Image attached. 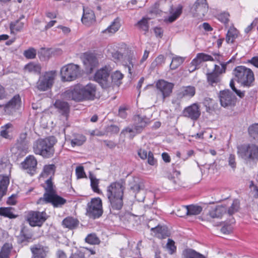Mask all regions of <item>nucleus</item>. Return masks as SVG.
I'll list each match as a JSON object with an SVG mask.
<instances>
[{"label":"nucleus","mask_w":258,"mask_h":258,"mask_svg":"<svg viewBox=\"0 0 258 258\" xmlns=\"http://www.w3.org/2000/svg\"><path fill=\"white\" fill-rule=\"evenodd\" d=\"M45 185H43L45 188V192L43 197L40 198L37 201V204L40 206H44V207H38V210L44 209L42 211H29L27 216V221L30 226L32 227L41 226L43 223L46 221L47 214L45 210L47 208L48 204V178L45 181Z\"/></svg>","instance_id":"obj_1"},{"label":"nucleus","mask_w":258,"mask_h":258,"mask_svg":"<svg viewBox=\"0 0 258 258\" xmlns=\"http://www.w3.org/2000/svg\"><path fill=\"white\" fill-rule=\"evenodd\" d=\"M124 189V183L122 180L112 182L107 187L106 195L112 210H119L122 208Z\"/></svg>","instance_id":"obj_2"},{"label":"nucleus","mask_w":258,"mask_h":258,"mask_svg":"<svg viewBox=\"0 0 258 258\" xmlns=\"http://www.w3.org/2000/svg\"><path fill=\"white\" fill-rule=\"evenodd\" d=\"M234 80L241 86L250 87L253 85L254 76L251 69L244 66H238L233 70Z\"/></svg>","instance_id":"obj_3"},{"label":"nucleus","mask_w":258,"mask_h":258,"mask_svg":"<svg viewBox=\"0 0 258 258\" xmlns=\"http://www.w3.org/2000/svg\"><path fill=\"white\" fill-rule=\"evenodd\" d=\"M237 154L245 160L258 159V146L253 144H244L237 147Z\"/></svg>","instance_id":"obj_4"},{"label":"nucleus","mask_w":258,"mask_h":258,"mask_svg":"<svg viewBox=\"0 0 258 258\" xmlns=\"http://www.w3.org/2000/svg\"><path fill=\"white\" fill-rule=\"evenodd\" d=\"M111 70L108 66L98 70L94 76V80L98 83L103 89L111 87L112 81L110 76Z\"/></svg>","instance_id":"obj_5"},{"label":"nucleus","mask_w":258,"mask_h":258,"mask_svg":"<svg viewBox=\"0 0 258 258\" xmlns=\"http://www.w3.org/2000/svg\"><path fill=\"white\" fill-rule=\"evenodd\" d=\"M60 74L63 81L75 80L81 74L80 67L74 63L68 64L61 69Z\"/></svg>","instance_id":"obj_6"},{"label":"nucleus","mask_w":258,"mask_h":258,"mask_svg":"<svg viewBox=\"0 0 258 258\" xmlns=\"http://www.w3.org/2000/svg\"><path fill=\"white\" fill-rule=\"evenodd\" d=\"M102 214V204L101 199L99 198L92 199L87 205V216L95 219L101 217Z\"/></svg>","instance_id":"obj_7"},{"label":"nucleus","mask_w":258,"mask_h":258,"mask_svg":"<svg viewBox=\"0 0 258 258\" xmlns=\"http://www.w3.org/2000/svg\"><path fill=\"white\" fill-rule=\"evenodd\" d=\"M209 5L207 0H197L191 8L194 17L202 19L207 14Z\"/></svg>","instance_id":"obj_8"},{"label":"nucleus","mask_w":258,"mask_h":258,"mask_svg":"<svg viewBox=\"0 0 258 258\" xmlns=\"http://www.w3.org/2000/svg\"><path fill=\"white\" fill-rule=\"evenodd\" d=\"M158 95H161L162 101H164L165 99L170 96L174 84L164 80L158 81L156 84Z\"/></svg>","instance_id":"obj_9"},{"label":"nucleus","mask_w":258,"mask_h":258,"mask_svg":"<svg viewBox=\"0 0 258 258\" xmlns=\"http://www.w3.org/2000/svg\"><path fill=\"white\" fill-rule=\"evenodd\" d=\"M62 96L68 100H74L77 102L83 101L81 87L79 85L70 88L62 94Z\"/></svg>","instance_id":"obj_10"},{"label":"nucleus","mask_w":258,"mask_h":258,"mask_svg":"<svg viewBox=\"0 0 258 258\" xmlns=\"http://www.w3.org/2000/svg\"><path fill=\"white\" fill-rule=\"evenodd\" d=\"M34 152L43 157H48V138L39 139L33 144Z\"/></svg>","instance_id":"obj_11"},{"label":"nucleus","mask_w":258,"mask_h":258,"mask_svg":"<svg viewBox=\"0 0 258 258\" xmlns=\"http://www.w3.org/2000/svg\"><path fill=\"white\" fill-rule=\"evenodd\" d=\"M82 59L86 69L91 73L98 64V60L96 55L92 53L86 52L83 54Z\"/></svg>","instance_id":"obj_12"},{"label":"nucleus","mask_w":258,"mask_h":258,"mask_svg":"<svg viewBox=\"0 0 258 258\" xmlns=\"http://www.w3.org/2000/svg\"><path fill=\"white\" fill-rule=\"evenodd\" d=\"M37 161L33 155L27 156L21 164V168L27 170V172L33 175L36 171Z\"/></svg>","instance_id":"obj_13"},{"label":"nucleus","mask_w":258,"mask_h":258,"mask_svg":"<svg viewBox=\"0 0 258 258\" xmlns=\"http://www.w3.org/2000/svg\"><path fill=\"white\" fill-rule=\"evenodd\" d=\"M219 99L222 106L227 107L233 105L235 102V96L229 90L221 91Z\"/></svg>","instance_id":"obj_14"},{"label":"nucleus","mask_w":258,"mask_h":258,"mask_svg":"<svg viewBox=\"0 0 258 258\" xmlns=\"http://www.w3.org/2000/svg\"><path fill=\"white\" fill-rule=\"evenodd\" d=\"M226 213V208L222 205L211 207L209 210L206 217L202 218V220L211 221V219L221 218L223 214Z\"/></svg>","instance_id":"obj_15"},{"label":"nucleus","mask_w":258,"mask_h":258,"mask_svg":"<svg viewBox=\"0 0 258 258\" xmlns=\"http://www.w3.org/2000/svg\"><path fill=\"white\" fill-rule=\"evenodd\" d=\"M183 114L184 116L192 120H197L201 115L199 106L197 103L192 104L184 108L183 111Z\"/></svg>","instance_id":"obj_16"},{"label":"nucleus","mask_w":258,"mask_h":258,"mask_svg":"<svg viewBox=\"0 0 258 258\" xmlns=\"http://www.w3.org/2000/svg\"><path fill=\"white\" fill-rule=\"evenodd\" d=\"M83 100H93L94 99L96 92V86L88 84L85 86L81 87Z\"/></svg>","instance_id":"obj_17"},{"label":"nucleus","mask_w":258,"mask_h":258,"mask_svg":"<svg viewBox=\"0 0 258 258\" xmlns=\"http://www.w3.org/2000/svg\"><path fill=\"white\" fill-rule=\"evenodd\" d=\"M135 130L137 133L141 132L143 129L150 123V119L146 116L136 115L134 116Z\"/></svg>","instance_id":"obj_18"},{"label":"nucleus","mask_w":258,"mask_h":258,"mask_svg":"<svg viewBox=\"0 0 258 258\" xmlns=\"http://www.w3.org/2000/svg\"><path fill=\"white\" fill-rule=\"evenodd\" d=\"M54 107L62 115L68 117L70 110V106L67 102L61 100H56L53 103Z\"/></svg>","instance_id":"obj_19"},{"label":"nucleus","mask_w":258,"mask_h":258,"mask_svg":"<svg viewBox=\"0 0 258 258\" xmlns=\"http://www.w3.org/2000/svg\"><path fill=\"white\" fill-rule=\"evenodd\" d=\"M83 24L90 26L95 22V16L94 12L88 8H83V14L81 19Z\"/></svg>","instance_id":"obj_20"},{"label":"nucleus","mask_w":258,"mask_h":258,"mask_svg":"<svg viewBox=\"0 0 258 258\" xmlns=\"http://www.w3.org/2000/svg\"><path fill=\"white\" fill-rule=\"evenodd\" d=\"M151 231L152 234L160 239L165 238L169 235L167 228L164 226L158 225L155 227H152Z\"/></svg>","instance_id":"obj_21"},{"label":"nucleus","mask_w":258,"mask_h":258,"mask_svg":"<svg viewBox=\"0 0 258 258\" xmlns=\"http://www.w3.org/2000/svg\"><path fill=\"white\" fill-rule=\"evenodd\" d=\"M27 134L23 133L20 134L16 144V148L20 151L26 152L28 149V141L27 140Z\"/></svg>","instance_id":"obj_22"},{"label":"nucleus","mask_w":258,"mask_h":258,"mask_svg":"<svg viewBox=\"0 0 258 258\" xmlns=\"http://www.w3.org/2000/svg\"><path fill=\"white\" fill-rule=\"evenodd\" d=\"M196 93L195 88L191 86H184L180 89L177 93L178 98L181 99L184 97L191 98Z\"/></svg>","instance_id":"obj_23"},{"label":"nucleus","mask_w":258,"mask_h":258,"mask_svg":"<svg viewBox=\"0 0 258 258\" xmlns=\"http://www.w3.org/2000/svg\"><path fill=\"white\" fill-rule=\"evenodd\" d=\"M66 203L67 200L57 193L49 195V204L54 208H61Z\"/></svg>","instance_id":"obj_24"},{"label":"nucleus","mask_w":258,"mask_h":258,"mask_svg":"<svg viewBox=\"0 0 258 258\" xmlns=\"http://www.w3.org/2000/svg\"><path fill=\"white\" fill-rule=\"evenodd\" d=\"M180 210L187 216L197 215L202 212V208L199 206L189 205L182 207Z\"/></svg>","instance_id":"obj_25"},{"label":"nucleus","mask_w":258,"mask_h":258,"mask_svg":"<svg viewBox=\"0 0 258 258\" xmlns=\"http://www.w3.org/2000/svg\"><path fill=\"white\" fill-rule=\"evenodd\" d=\"M9 183L10 179L8 176L0 175V201L6 194Z\"/></svg>","instance_id":"obj_26"},{"label":"nucleus","mask_w":258,"mask_h":258,"mask_svg":"<svg viewBox=\"0 0 258 258\" xmlns=\"http://www.w3.org/2000/svg\"><path fill=\"white\" fill-rule=\"evenodd\" d=\"M21 100L19 94L15 95L5 105L6 110L18 109L20 106Z\"/></svg>","instance_id":"obj_27"},{"label":"nucleus","mask_w":258,"mask_h":258,"mask_svg":"<svg viewBox=\"0 0 258 258\" xmlns=\"http://www.w3.org/2000/svg\"><path fill=\"white\" fill-rule=\"evenodd\" d=\"M169 13L171 15L165 20L169 23L174 22L181 14L182 12V7L179 6L178 8L174 9L172 5H170V9L169 10Z\"/></svg>","instance_id":"obj_28"},{"label":"nucleus","mask_w":258,"mask_h":258,"mask_svg":"<svg viewBox=\"0 0 258 258\" xmlns=\"http://www.w3.org/2000/svg\"><path fill=\"white\" fill-rule=\"evenodd\" d=\"M37 88L40 91H45L48 88V73L40 76L37 83Z\"/></svg>","instance_id":"obj_29"},{"label":"nucleus","mask_w":258,"mask_h":258,"mask_svg":"<svg viewBox=\"0 0 258 258\" xmlns=\"http://www.w3.org/2000/svg\"><path fill=\"white\" fill-rule=\"evenodd\" d=\"M62 223L64 227L73 229L78 226L79 221L76 218L72 217H67L63 220Z\"/></svg>","instance_id":"obj_30"},{"label":"nucleus","mask_w":258,"mask_h":258,"mask_svg":"<svg viewBox=\"0 0 258 258\" xmlns=\"http://www.w3.org/2000/svg\"><path fill=\"white\" fill-rule=\"evenodd\" d=\"M120 27L119 20L115 19L106 29L102 31L103 33L114 34L116 32Z\"/></svg>","instance_id":"obj_31"},{"label":"nucleus","mask_w":258,"mask_h":258,"mask_svg":"<svg viewBox=\"0 0 258 258\" xmlns=\"http://www.w3.org/2000/svg\"><path fill=\"white\" fill-rule=\"evenodd\" d=\"M182 258H206L204 255L192 249H186L182 252Z\"/></svg>","instance_id":"obj_32"},{"label":"nucleus","mask_w":258,"mask_h":258,"mask_svg":"<svg viewBox=\"0 0 258 258\" xmlns=\"http://www.w3.org/2000/svg\"><path fill=\"white\" fill-rule=\"evenodd\" d=\"M238 35V31L234 27H230L226 34V41L228 43H232Z\"/></svg>","instance_id":"obj_33"},{"label":"nucleus","mask_w":258,"mask_h":258,"mask_svg":"<svg viewBox=\"0 0 258 258\" xmlns=\"http://www.w3.org/2000/svg\"><path fill=\"white\" fill-rule=\"evenodd\" d=\"M32 235L31 233H25L24 229L21 231L20 234L18 236V241L19 243L26 245L28 242H31Z\"/></svg>","instance_id":"obj_34"},{"label":"nucleus","mask_w":258,"mask_h":258,"mask_svg":"<svg viewBox=\"0 0 258 258\" xmlns=\"http://www.w3.org/2000/svg\"><path fill=\"white\" fill-rule=\"evenodd\" d=\"M150 18H143L140 20L136 24V26L141 31H143L145 33L147 32L149 30V24L148 21Z\"/></svg>","instance_id":"obj_35"},{"label":"nucleus","mask_w":258,"mask_h":258,"mask_svg":"<svg viewBox=\"0 0 258 258\" xmlns=\"http://www.w3.org/2000/svg\"><path fill=\"white\" fill-rule=\"evenodd\" d=\"M31 250L33 253L32 258H45L46 256V252L43 248L32 247Z\"/></svg>","instance_id":"obj_36"},{"label":"nucleus","mask_w":258,"mask_h":258,"mask_svg":"<svg viewBox=\"0 0 258 258\" xmlns=\"http://www.w3.org/2000/svg\"><path fill=\"white\" fill-rule=\"evenodd\" d=\"M123 78V75L119 71L115 72L111 76V87L116 85L118 86L121 83V80Z\"/></svg>","instance_id":"obj_37"},{"label":"nucleus","mask_w":258,"mask_h":258,"mask_svg":"<svg viewBox=\"0 0 258 258\" xmlns=\"http://www.w3.org/2000/svg\"><path fill=\"white\" fill-rule=\"evenodd\" d=\"M208 82L214 86L220 81L219 75L217 73L212 72L207 74Z\"/></svg>","instance_id":"obj_38"},{"label":"nucleus","mask_w":258,"mask_h":258,"mask_svg":"<svg viewBox=\"0 0 258 258\" xmlns=\"http://www.w3.org/2000/svg\"><path fill=\"white\" fill-rule=\"evenodd\" d=\"M13 127V124L11 123H8L1 127V131L0 132V135L3 138L7 139H11V137L9 133L10 129Z\"/></svg>","instance_id":"obj_39"},{"label":"nucleus","mask_w":258,"mask_h":258,"mask_svg":"<svg viewBox=\"0 0 258 258\" xmlns=\"http://www.w3.org/2000/svg\"><path fill=\"white\" fill-rule=\"evenodd\" d=\"M12 249V245L11 244L5 243L1 249L0 258H9Z\"/></svg>","instance_id":"obj_40"},{"label":"nucleus","mask_w":258,"mask_h":258,"mask_svg":"<svg viewBox=\"0 0 258 258\" xmlns=\"http://www.w3.org/2000/svg\"><path fill=\"white\" fill-rule=\"evenodd\" d=\"M86 141L85 136L82 135H78L74 139L71 140V144L72 147L82 145Z\"/></svg>","instance_id":"obj_41"},{"label":"nucleus","mask_w":258,"mask_h":258,"mask_svg":"<svg viewBox=\"0 0 258 258\" xmlns=\"http://www.w3.org/2000/svg\"><path fill=\"white\" fill-rule=\"evenodd\" d=\"M61 165L59 158L55 157L51 161V163L49 164V174L54 176L55 174L56 168L60 166Z\"/></svg>","instance_id":"obj_42"},{"label":"nucleus","mask_w":258,"mask_h":258,"mask_svg":"<svg viewBox=\"0 0 258 258\" xmlns=\"http://www.w3.org/2000/svg\"><path fill=\"white\" fill-rule=\"evenodd\" d=\"M24 16H22L19 20L16 21L14 22H12L10 24V28L11 31H20L24 27V23L20 21V20L22 18H24Z\"/></svg>","instance_id":"obj_43"},{"label":"nucleus","mask_w":258,"mask_h":258,"mask_svg":"<svg viewBox=\"0 0 258 258\" xmlns=\"http://www.w3.org/2000/svg\"><path fill=\"white\" fill-rule=\"evenodd\" d=\"M25 69L30 73L39 74L41 71L40 66L34 63H29L25 66Z\"/></svg>","instance_id":"obj_44"},{"label":"nucleus","mask_w":258,"mask_h":258,"mask_svg":"<svg viewBox=\"0 0 258 258\" xmlns=\"http://www.w3.org/2000/svg\"><path fill=\"white\" fill-rule=\"evenodd\" d=\"M240 206V202L239 201L235 199L233 200V203L231 206L229 208L228 210H226V212H227V214L229 215H232L235 213L237 212L239 209Z\"/></svg>","instance_id":"obj_45"},{"label":"nucleus","mask_w":258,"mask_h":258,"mask_svg":"<svg viewBox=\"0 0 258 258\" xmlns=\"http://www.w3.org/2000/svg\"><path fill=\"white\" fill-rule=\"evenodd\" d=\"M248 133L253 139L258 141V123H254L248 127Z\"/></svg>","instance_id":"obj_46"},{"label":"nucleus","mask_w":258,"mask_h":258,"mask_svg":"<svg viewBox=\"0 0 258 258\" xmlns=\"http://www.w3.org/2000/svg\"><path fill=\"white\" fill-rule=\"evenodd\" d=\"M183 58L181 57L176 56L173 57L172 61L170 64V68L171 70L176 69L183 62Z\"/></svg>","instance_id":"obj_47"},{"label":"nucleus","mask_w":258,"mask_h":258,"mask_svg":"<svg viewBox=\"0 0 258 258\" xmlns=\"http://www.w3.org/2000/svg\"><path fill=\"white\" fill-rule=\"evenodd\" d=\"M85 241L90 244H97L99 243L100 240L95 233H91L86 237Z\"/></svg>","instance_id":"obj_48"},{"label":"nucleus","mask_w":258,"mask_h":258,"mask_svg":"<svg viewBox=\"0 0 258 258\" xmlns=\"http://www.w3.org/2000/svg\"><path fill=\"white\" fill-rule=\"evenodd\" d=\"M0 215L10 219L16 217V216L11 212L10 208H0Z\"/></svg>","instance_id":"obj_49"},{"label":"nucleus","mask_w":258,"mask_h":258,"mask_svg":"<svg viewBox=\"0 0 258 258\" xmlns=\"http://www.w3.org/2000/svg\"><path fill=\"white\" fill-rule=\"evenodd\" d=\"M130 189L133 191L134 192H139L141 189L140 183L138 179H134L132 181L129 183Z\"/></svg>","instance_id":"obj_50"},{"label":"nucleus","mask_w":258,"mask_h":258,"mask_svg":"<svg viewBox=\"0 0 258 258\" xmlns=\"http://www.w3.org/2000/svg\"><path fill=\"white\" fill-rule=\"evenodd\" d=\"M165 58L164 55L160 54L158 55L151 63V67L155 68L158 66H161L164 63Z\"/></svg>","instance_id":"obj_51"},{"label":"nucleus","mask_w":258,"mask_h":258,"mask_svg":"<svg viewBox=\"0 0 258 258\" xmlns=\"http://www.w3.org/2000/svg\"><path fill=\"white\" fill-rule=\"evenodd\" d=\"M90 178L91 180V186L93 190L95 192L100 194V190L98 188V180L95 176L92 175H90Z\"/></svg>","instance_id":"obj_52"},{"label":"nucleus","mask_w":258,"mask_h":258,"mask_svg":"<svg viewBox=\"0 0 258 258\" xmlns=\"http://www.w3.org/2000/svg\"><path fill=\"white\" fill-rule=\"evenodd\" d=\"M24 56L27 59H33L36 55V50L33 47L25 50L23 53Z\"/></svg>","instance_id":"obj_53"},{"label":"nucleus","mask_w":258,"mask_h":258,"mask_svg":"<svg viewBox=\"0 0 258 258\" xmlns=\"http://www.w3.org/2000/svg\"><path fill=\"white\" fill-rule=\"evenodd\" d=\"M229 85L231 89L240 98H242L244 96V91H241L240 90H238L235 88L234 86V82L233 79H232L230 81Z\"/></svg>","instance_id":"obj_54"},{"label":"nucleus","mask_w":258,"mask_h":258,"mask_svg":"<svg viewBox=\"0 0 258 258\" xmlns=\"http://www.w3.org/2000/svg\"><path fill=\"white\" fill-rule=\"evenodd\" d=\"M48 116L46 112H44L41 117L40 123V126L44 129L47 128L48 126Z\"/></svg>","instance_id":"obj_55"},{"label":"nucleus","mask_w":258,"mask_h":258,"mask_svg":"<svg viewBox=\"0 0 258 258\" xmlns=\"http://www.w3.org/2000/svg\"><path fill=\"white\" fill-rule=\"evenodd\" d=\"M198 57L201 59L202 62L203 61H213L214 59L212 56L204 53H198Z\"/></svg>","instance_id":"obj_56"},{"label":"nucleus","mask_w":258,"mask_h":258,"mask_svg":"<svg viewBox=\"0 0 258 258\" xmlns=\"http://www.w3.org/2000/svg\"><path fill=\"white\" fill-rule=\"evenodd\" d=\"M202 61L200 58H198V54L195 58H194L190 63V67H194L193 69L191 71L193 72L195 70L199 68L200 64L202 63Z\"/></svg>","instance_id":"obj_57"},{"label":"nucleus","mask_w":258,"mask_h":258,"mask_svg":"<svg viewBox=\"0 0 258 258\" xmlns=\"http://www.w3.org/2000/svg\"><path fill=\"white\" fill-rule=\"evenodd\" d=\"M48 49L45 47H41L38 51V54L39 58L42 60H45L47 54L48 53Z\"/></svg>","instance_id":"obj_58"},{"label":"nucleus","mask_w":258,"mask_h":258,"mask_svg":"<svg viewBox=\"0 0 258 258\" xmlns=\"http://www.w3.org/2000/svg\"><path fill=\"white\" fill-rule=\"evenodd\" d=\"M228 164L233 169L236 167V162L235 161V156L233 154H230L228 157Z\"/></svg>","instance_id":"obj_59"},{"label":"nucleus","mask_w":258,"mask_h":258,"mask_svg":"<svg viewBox=\"0 0 258 258\" xmlns=\"http://www.w3.org/2000/svg\"><path fill=\"white\" fill-rule=\"evenodd\" d=\"M229 14L227 13H223L219 15L218 19L222 23L227 24L229 22Z\"/></svg>","instance_id":"obj_60"},{"label":"nucleus","mask_w":258,"mask_h":258,"mask_svg":"<svg viewBox=\"0 0 258 258\" xmlns=\"http://www.w3.org/2000/svg\"><path fill=\"white\" fill-rule=\"evenodd\" d=\"M76 173L78 178H82L85 177V173L83 166H78L76 169Z\"/></svg>","instance_id":"obj_61"},{"label":"nucleus","mask_w":258,"mask_h":258,"mask_svg":"<svg viewBox=\"0 0 258 258\" xmlns=\"http://www.w3.org/2000/svg\"><path fill=\"white\" fill-rule=\"evenodd\" d=\"M148 163L150 165H154L156 163V160L154 157L153 153L151 151H149L148 154L147 158Z\"/></svg>","instance_id":"obj_62"},{"label":"nucleus","mask_w":258,"mask_h":258,"mask_svg":"<svg viewBox=\"0 0 258 258\" xmlns=\"http://www.w3.org/2000/svg\"><path fill=\"white\" fill-rule=\"evenodd\" d=\"M57 73L55 71H49V88L53 84L54 80L56 77Z\"/></svg>","instance_id":"obj_63"},{"label":"nucleus","mask_w":258,"mask_h":258,"mask_svg":"<svg viewBox=\"0 0 258 258\" xmlns=\"http://www.w3.org/2000/svg\"><path fill=\"white\" fill-rule=\"evenodd\" d=\"M148 152L145 149H140L138 150V154L139 156L143 160L147 158Z\"/></svg>","instance_id":"obj_64"}]
</instances>
